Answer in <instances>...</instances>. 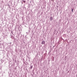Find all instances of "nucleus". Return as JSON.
Instances as JSON below:
<instances>
[{
  "label": "nucleus",
  "mask_w": 77,
  "mask_h": 77,
  "mask_svg": "<svg viewBox=\"0 0 77 77\" xmlns=\"http://www.w3.org/2000/svg\"><path fill=\"white\" fill-rule=\"evenodd\" d=\"M32 66H30V68L31 69H32Z\"/></svg>",
  "instance_id": "obj_3"
},
{
  "label": "nucleus",
  "mask_w": 77,
  "mask_h": 77,
  "mask_svg": "<svg viewBox=\"0 0 77 77\" xmlns=\"http://www.w3.org/2000/svg\"><path fill=\"white\" fill-rule=\"evenodd\" d=\"M72 12H73V9H72Z\"/></svg>",
  "instance_id": "obj_4"
},
{
  "label": "nucleus",
  "mask_w": 77,
  "mask_h": 77,
  "mask_svg": "<svg viewBox=\"0 0 77 77\" xmlns=\"http://www.w3.org/2000/svg\"><path fill=\"white\" fill-rule=\"evenodd\" d=\"M50 21H52V20H53V17H50Z\"/></svg>",
  "instance_id": "obj_1"
},
{
  "label": "nucleus",
  "mask_w": 77,
  "mask_h": 77,
  "mask_svg": "<svg viewBox=\"0 0 77 77\" xmlns=\"http://www.w3.org/2000/svg\"><path fill=\"white\" fill-rule=\"evenodd\" d=\"M45 43V41H43L42 42V44H44Z\"/></svg>",
  "instance_id": "obj_2"
},
{
  "label": "nucleus",
  "mask_w": 77,
  "mask_h": 77,
  "mask_svg": "<svg viewBox=\"0 0 77 77\" xmlns=\"http://www.w3.org/2000/svg\"><path fill=\"white\" fill-rule=\"evenodd\" d=\"M23 2H24V3H25L26 1H23Z\"/></svg>",
  "instance_id": "obj_5"
}]
</instances>
